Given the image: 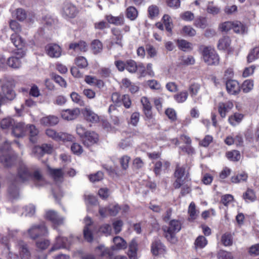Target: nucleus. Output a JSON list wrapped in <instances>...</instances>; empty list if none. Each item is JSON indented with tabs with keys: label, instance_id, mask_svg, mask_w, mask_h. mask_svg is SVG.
<instances>
[{
	"label": "nucleus",
	"instance_id": "1",
	"mask_svg": "<svg viewBox=\"0 0 259 259\" xmlns=\"http://www.w3.org/2000/svg\"><path fill=\"white\" fill-rule=\"evenodd\" d=\"M32 177L31 173L24 164H21L18 169V178L10 184L8 193L12 198H17L19 195L18 186L20 182L28 181Z\"/></svg>",
	"mask_w": 259,
	"mask_h": 259
},
{
	"label": "nucleus",
	"instance_id": "2",
	"mask_svg": "<svg viewBox=\"0 0 259 259\" xmlns=\"http://www.w3.org/2000/svg\"><path fill=\"white\" fill-rule=\"evenodd\" d=\"M181 229V223L177 220H172L169 222L168 226H163L162 230L166 239L172 243L177 241L176 234Z\"/></svg>",
	"mask_w": 259,
	"mask_h": 259
},
{
	"label": "nucleus",
	"instance_id": "3",
	"mask_svg": "<svg viewBox=\"0 0 259 259\" xmlns=\"http://www.w3.org/2000/svg\"><path fill=\"white\" fill-rule=\"evenodd\" d=\"M200 50L204 61L208 65L219 64L220 58L215 50L210 47L201 46Z\"/></svg>",
	"mask_w": 259,
	"mask_h": 259
},
{
	"label": "nucleus",
	"instance_id": "4",
	"mask_svg": "<svg viewBox=\"0 0 259 259\" xmlns=\"http://www.w3.org/2000/svg\"><path fill=\"white\" fill-rule=\"evenodd\" d=\"M29 237L33 240L48 234V229L44 223L34 225L27 230Z\"/></svg>",
	"mask_w": 259,
	"mask_h": 259
},
{
	"label": "nucleus",
	"instance_id": "5",
	"mask_svg": "<svg viewBox=\"0 0 259 259\" xmlns=\"http://www.w3.org/2000/svg\"><path fill=\"white\" fill-rule=\"evenodd\" d=\"M69 239V240L67 238L60 236L56 237V242L51 248L50 251H54L62 248H68L73 241L78 240L79 238L78 237L74 238L73 236H71Z\"/></svg>",
	"mask_w": 259,
	"mask_h": 259
},
{
	"label": "nucleus",
	"instance_id": "6",
	"mask_svg": "<svg viewBox=\"0 0 259 259\" xmlns=\"http://www.w3.org/2000/svg\"><path fill=\"white\" fill-rule=\"evenodd\" d=\"M186 165L181 166L179 164L176 165L174 176L176 178V181L174 183V187L176 189H178L183 185L184 180L183 177L186 175V177H188V173H186Z\"/></svg>",
	"mask_w": 259,
	"mask_h": 259
},
{
	"label": "nucleus",
	"instance_id": "7",
	"mask_svg": "<svg viewBox=\"0 0 259 259\" xmlns=\"http://www.w3.org/2000/svg\"><path fill=\"white\" fill-rule=\"evenodd\" d=\"M14 54L16 56H12L7 59V64L9 67L12 68L18 69L21 66V59L25 57L26 51H15Z\"/></svg>",
	"mask_w": 259,
	"mask_h": 259
},
{
	"label": "nucleus",
	"instance_id": "8",
	"mask_svg": "<svg viewBox=\"0 0 259 259\" xmlns=\"http://www.w3.org/2000/svg\"><path fill=\"white\" fill-rule=\"evenodd\" d=\"M111 32L112 34V41L110 46L108 48V50H110L114 44L117 45L122 48L123 47V35L121 32V30L117 27H113L111 29Z\"/></svg>",
	"mask_w": 259,
	"mask_h": 259
},
{
	"label": "nucleus",
	"instance_id": "9",
	"mask_svg": "<svg viewBox=\"0 0 259 259\" xmlns=\"http://www.w3.org/2000/svg\"><path fill=\"white\" fill-rule=\"evenodd\" d=\"M78 11L76 7L71 3L65 2L62 10V15L65 18H73Z\"/></svg>",
	"mask_w": 259,
	"mask_h": 259
},
{
	"label": "nucleus",
	"instance_id": "10",
	"mask_svg": "<svg viewBox=\"0 0 259 259\" xmlns=\"http://www.w3.org/2000/svg\"><path fill=\"white\" fill-rule=\"evenodd\" d=\"M27 125L23 122H15L12 130V134L16 138H22L25 136Z\"/></svg>",
	"mask_w": 259,
	"mask_h": 259
},
{
	"label": "nucleus",
	"instance_id": "11",
	"mask_svg": "<svg viewBox=\"0 0 259 259\" xmlns=\"http://www.w3.org/2000/svg\"><path fill=\"white\" fill-rule=\"evenodd\" d=\"M14 91L7 85H3L0 92V102H5L7 100H12L15 97Z\"/></svg>",
	"mask_w": 259,
	"mask_h": 259
},
{
	"label": "nucleus",
	"instance_id": "12",
	"mask_svg": "<svg viewBox=\"0 0 259 259\" xmlns=\"http://www.w3.org/2000/svg\"><path fill=\"white\" fill-rule=\"evenodd\" d=\"M46 51L47 55L51 58H59L61 56V48L59 45L55 44L47 45Z\"/></svg>",
	"mask_w": 259,
	"mask_h": 259
},
{
	"label": "nucleus",
	"instance_id": "13",
	"mask_svg": "<svg viewBox=\"0 0 259 259\" xmlns=\"http://www.w3.org/2000/svg\"><path fill=\"white\" fill-rule=\"evenodd\" d=\"M46 219L50 221L54 225H61L63 224L64 219L60 217L54 210H48L46 213Z\"/></svg>",
	"mask_w": 259,
	"mask_h": 259
},
{
	"label": "nucleus",
	"instance_id": "14",
	"mask_svg": "<svg viewBox=\"0 0 259 259\" xmlns=\"http://www.w3.org/2000/svg\"><path fill=\"white\" fill-rule=\"evenodd\" d=\"M62 117L67 120H72L76 119L80 114V110L78 108L68 109L62 110L61 112Z\"/></svg>",
	"mask_w": 259,
	"mask_h": 259
},
{
	"label": "nucleus",
	"instance_id": "15",
	"mask_svg": "<svg viewBox=\"0 0 259 259\" xmlns=\"http://www.w3.org/2000/svg\"><path fill=\"white\" fill-rule=\"evenodd\" d=\"M226 86L228 93L230 95H237L240 91V84L235 80H228L226 81Z\"/></svg>",
	"mask_w": 259,
	"mask_h": 259
},
{
	"label": "nucleus",
	"instance_id": "16",
	"mask_svg": "<svg viewBox=\"0 0 259 259\" xmlns=\"http://www.w3.org/2000/svg\"><path fill=\"white\" fill-rule=\"evenodd\" d=\"M98 141V135L94 132L88 131L82 138L83 144L89 147L96 143Z\"/></svg>",
	"mask_w": 259,
	"mask_h": 259
},
{
	"label": "nucleus",
	"instance_id": "17",
	"mask_svg": "<svg viewBox=\"0 0 259 259\" xmlns=\"http://www.w3.org/2000/svg\"><path fill=\"white\" fill-rule=\"evenodd\" d=\"M85 227L83 229V235L85 239L88 242L93 240V235L92 233V221L90 218L87 217L84 219Z\"/></svg>",
	"mask_w": 259,
	"mask_h": 259
},
{
	"label": "nucleus",
	"instance_id": "18",
	"mask_svg": "<svg viewBox=\"0 0 259 259\" xmlns=\"http://www.w3.org/2000/svg\"><path fill=\"white\" fill-rule=\"evenodd\" d=\"M232 102L228 101L225 102H220L218 105V111L222 118L226 117L227 113L233 107Z\"/></svg>",
	"mask_w": 259,
	"mask_h": 259
},
{
	"label": "nucleus",
	"instance_id": "19",
	"mask_svg": "<svg viewBox=\"0 0 259 259\" xmlns=\"http://www.w3.org/2000/svg\"><path fill=\"white\" fill-rule=\"evenodd\" d=\"M11 40L16 48H17L16 51H26V50L25 48V41L20 36L16 33L12 34L11 35Z\"/></svg>",
	"mask_w": 259,
	"mask_h": 259
},
{
	"label": "nucleus",
	"instance_id": "20",
	"mask_svg": "<svg viewBox=\"0 0 259 259\" xmlns=\"http://www.w3.org/2000/svg\"><path fill=\"white\" fill-rule=\"evenodd\" d=\"M105 19L107 22L116 26H121L124 24L125 19L123 15L118 16H113L111 14L105 16Z\"/></svg>",
	"mask_w": 259,
	"mask_h": 259
},
{
	"label": "nucleus",
	"instance_id": "21",
	"mask_svg": "<svg viewBox=\"0 0 259 259\" xmlns=\"http://www.w3.org/2000/svg\"><path fill=\"white\" fill-rule=\"evenodd\" d=\"M82 114L85 119L89 122L97 123L99 121V116L90 108H84Z\"/></svg>",
	"mask_w": 259,
	"mask_h": 259
},
{
	"label": "nucleus",
	"instance_id": "22",
	"mask_svg": "<svg viewBox=\"0 0 259 259\" xmlns=\"http://www.w3.org/2000/svg\"><path fill=\"white\" fill-rule=\"evenodd\" d=\"M138 68L143 71L145 70V67L142 63L137 65L136 62L133 60H128L125 62V69L131 73H135Z\"/></svg>",
	"mask_w": 259,
	"mask_h": 259
},
{
	"label": "nucleus",
	"instance_id": "23",
	"mask_svg": "<svg viewBox=\"0 0 259 259\" xmlns=\"http://www.w3.org/2000/svg\"><path fill=\"white\" fill-rule=\"evenodd\" d=\"M49 171L50 175L56 183H60L63 181L64 172L62 169L49 168Z\"/></svg>",
	"mask_w": 259,
	"mask_h": 259
},
{
	"label": "nucleus",
	"instance_id": "24",
	"mask_svg": "<svg viewBox=\"0 0 259 259\" xmlns=\"http://www.w3.org/2000/svg\"><path fill=\"white\" fill-rule=\"evenodd\" d=\"M113 241L114 245L111 247L113 250H118L125 249L127 246L126 241L119 236L115 237Z\"/></svg>",
	"mask_w": 259,
	"mask_h": 259
},
{
	"label": "nucleus",
	"instance_id": "25",
	"mask_svg": "<svg viewBox=\"0 0 259 259\" xmlns=\"http://www.w3.org/2000/svg\"><path fill=\"white\" fill-rule=\"evenodd\" d=\"M151 251L155 255L163 253L165 251V246L160 240H156L152 244Z\"/></svg>",
	"mask_w": 259,
	"mask_h": 259
},
{
	"label": "nucleus",
	"instance_id": "26",
	"mask_svg": "<svg viewBox=\"0 0 259 259\" xmlns=\"http://www.w3.org/2000/svg\"><path fill=\"white\" fill-rule=\"evenodd\" d=\"M40 122L41 124L44 125L53 126L58 123L59 118L54 115H49L41 118Z\"/></svg>",
	"mask_w": 259,
	"mask_h": 259
},
{
	"label": "nucleus",
	"instance_id": "27",
	"mask_svg": "<svg viewBox=\"0 0 259 259\" xmlns=\"http://www.w3.org/2000/svg\"><path fill=\"white\" fill-rule=\"evenodd\" d=\"M206 12L213 16L219 14L221 12V8L214 4L213 2H208L206 7Z\"/></svg>",
	"mask_w": 259,
	"mask_h": 259
},
{
	"label": "nucleus",
	"instance_id": "28",
	"mask_svg": "<svg viewBox=\"0 0 259 259\" xmlns=\"http://www.w3.org/2000/svg\"><path fill=\"white\" fill-rule=\"evenodd\" d=\"M231 40L228 36H224L219 40L218 48L220 50H229Z\"/></svg>",
	"mask_w": 259,
	"mask_h": 259
},
{
	"label": "nucleus",
	"instance_id": "29",
	"mask_svg": "<svg viewBox=\"0 0 259 259\" xmlns=\"http://www.w3.org/2000/svg\"><path fill=\"white\" fill-rule=\"evenodd\" d=\"M31 178H33L35 185L36 186L40 187L44 186L46 184V181L45 180L41 172L39 170H36L34 171L33 175Z\"/></svg>",
	"mask_w": 259,
	"mask_h": 259
},
{
	"label": "nucleus",
	"instance_id": "30",
	"mask_svg": "<svg viewBox=\"0 0 259 259\" xmlns=\"http://www.w3.org/2000/svg\"><path fill=\"white\" fill-rule=\"evenodd\" d=\"M19 254L21 259H29L30 257V252L27 247V245L23 241L19 243Z\"/></svg>",
	"mask_w": 259,
	"mask_h": 259
},
{
	"label": "nucleus",
	"instance_id": "31",
	"mask_svg": "<svg viewBox=\"0 0 259 259\" xmlns=\"http://www.w3.org/2000/svg\"><path fill=\"white\" fill-rule=\"evenodd\" d=\"M138 243L135 239H133L129 245L128 255L130 259H137V251Z\"/></svg>",
	"mask_w": 259,
	"mask_h": 259
},
{
	"label": "nucleus",
	"instance_id": "32",
	"mask_svg": "<svg viewBox=\"0 0 259 259\" xmlns=\"http://www.w3.org/2000/svg\"><path fill=\"white\" fill-rule=\"evenodd\" d=\"M86 43L83 41H79L78 42H73L69 45V48L75 51L85 52L87 49Z\"/></svg>",
	"mask_w": 259,
	"mask_h": 259
},
{
	"label": "nucleus",
	"instance_id": "33",
	"mask_svg": "<svg viewBox=\"0 0 259 259\" xmlns=\"http://www.w3.org/2000/svg\"><path fill=\"white\" fill-rule=\"evenodd\" d=\"M141 102L143 106V109L145 115H146L147 117H150L151 115V105L148 98L145 97H143L141 99Z\"/></svg>",
	"mask_w": 259,
	"mask_h": 259
},
{
	"label": "nucleus",
	"instance_id": "34",
	"mask_svg": "<svg viewBox=\"0 0 259 259\" xmlns=\"http://www.w3.org/2000/svg\"><path fill=\"white\" fill-rule=\"evenodd\" d=\"M125 16L127 18L131 21L135 20L138 16L137 10L133 6L128 7L125 11Z\"/></svg>",
	"mask_w": 259,
	"mask_h": 259
},
{
	"label": "nucleus",
	"instance_id": "35",
	"mask_svg": "<svg viewBox=\"0 0 259 259\" xmlns=\"http://www.w3.org/2000/svg\"><path fill=\"white\" fill-rule=\"evenodd\" d=\"M194 25L196 27L204 29L208 26L207 19L205 17L199 16L195 19Z\"/></svg>",
	"mask_w": 259,
	"mask_h": 259
},
{
	"label": "nucleus",
	"instance_id": "36",
	"mask_svg": "<svg viewBox=\"0 0 259 259\" xmlns=\"http://www.w3.org/2000/svg\"><path fill=\"white\" fill-rule=\"evenodd\" d=\"M159 14V9L158 6L155 5L150 6L148 8V16L151 19H154L158 17Z\"/></svg>",
	"mask_w": 259,
	"mask_h": 259
},
{
	"label": "nucleus",
	"instance_id": "37",
	"mask_svg": "<svg viewBox=\"0 0 259 259\" xmlns=\"http://www.w3.org/2000/svg\"><path fill=\"white\" fill-rule=\"evenodd\" d=\"M0 162L5 167H9L13 164L14 160L9 155L3 154L0 156Z\"/></svg>",
	"mask_w": 259,
	"mask_h": 259
},
{
	"label": "nucleus",
	"instance_id": "38",
	"mask_svg": "<svg viewBox=\"0 0 259 259\" xmlns=\"http://www.w3.org/2000/svg\"><path fill=\"white\" fill-rule=\"evenodd\" d=\"M199 213V211L196 209V205L193 202H191L188 208L189 220H195Z\"/></svg>",
	"mask_w": 259,
	"mask_h": 259
},
{
	"label": "nucleus",
	"instance_id": "39",
	"mask_svg": "<svg viewBox=\"0 0 259 259\" xmlns=\"http://www.w3.org/2000/svg\"><path fill=\"white\" fill-rule=\"evenodd\" d=\"M27 130L28 131L30 135V141L32 143H35L36 136L38 134V130L34 125L27 126Z\"/></svg>",
	"mask_w": 259,
	"mask_h": 259
},
{
	"label": "nucleus",
	"instance_id": "40",
	"mask_svg": "<svg viewBox=\"0 0 259 259\" xmlns=\"http://www.w3.org/2000/svg\"><path fill=\"white\" fill-rule=\"evenodd\" d=\"M244 116L243 114L235 113L234 114L230 116L229 117V122L232 125H236L241 122Z\"/></svg>",
	"mask_w": 259,
	"mask_h": 259
},
{
	"label": "nucleus",
	"instance_id": "41",
	"mask_svg": "<svg viewBox=\"0 0 259 259\" xmlns=\"http://www.w3.org/2000/svg\"><path fill=\"white\" fill-rule=\"evenodd\" d=\"M178 46L183 51H189L192 49V44L184 39L178 40Z\"/></svg>",
	"mask_w": 259,
	"mask_h": 259
},
{
	"label": "nucleus",
	"instance_id": "42",
	"mask_svg": "<svg viewBox=\"0 0 259 259\" xmlns=\"http://www.w3.org/2000/svg\"><path fill=\"white\" fill-rule=\"evenodd\" d=\"M248 176L247 174L242 172L240 174L232 177L231 181L233 183H238L242 182H245L247 180Z\"/></svg>",
	"mask_w": 259,
	"mask_h": 259
},
{
	"label": "nucleus",
	"instance_id": "43",
	"mask_svg": "<svg viewBox=\"0 0 259 259\" xmlns=\"http://www.w3.org/2000/svg\"><path fill=\"white\" fill-rule=\"evenodd\" d=\"M15 122L13 119L10 117L6 118L1 121V126L3 129H7L10 127H11L12 129Z\"/></svg>",
	"mask_w": 259,
	"mask_h": 259
},
{
	"label": "nucleus",
	"instance_id": "44",
	"mask_svg": "<svg viewBox=\"0 0 259 259\" xmlns=\"http://www.w3.org/2000/svg\"><path fill=\"white\" fill-rule=\"evenodd\" d=\"M74 137L70 134L66 133L60 132L57 134V141H73Z\"/></svg>",
	"mask_w": 259,
	"mask_h": 259
},
{
	"label": "nucleus",
	"instance_id": "45",
	"mask_svg": "<svg viewBox=\"0 0 259 259\" xmlns=\"http://www.w3.org/2000/svg\"><path fill=\"white\" fill-rule=\"evenodd\" d=\"M207 243V241L205 237L203 236H198L195 241V247L196 249L202 248L204 247Z\"/></svg>",
	"mask_w": 259,
	"mask_h": 259
},
{
	"label": "nucleus",
	"instance_id": "46",
	"mask_svg": "<svg viewBox=\"0 0 259 259\" xmlns=\"http://www.w3.org/2000/svg\"><path fill=\"white\" fill-rule=\"evenodd\" d=\"M13 15L19 21H24L27 17L26 12L22 8L16 9Z\"/></svg>",
	"mask_w": 259,
	"mask_h": 259
},
{
	"label": "nucleus",
	"instance_id": "47",
	"mask_svg": "<svg viewBox=\"0 0 259 259\" xmlns=\"http://www.w3.org/2000/svg\"><path fill=\"white\" fill-rule=\"evenodd\" d=\"M91 47L94 54H98L101 52L103 49L102 42L98 39L93 41L91 44Z\"/></svg>",
	"mask_w": 259,
	"mask_h": 259
},
{
	"label": "nucleus",
	"instance_id": "48",
	"mask_svg": "<svg viewBox=\"0 0 259 259\" xmlns=\"http://www.w3.org/2000/svg\"><path fill=\"white\" fill-rule=\"evenodd\" d=\"M243 197L246 202L253 201L255 200L256 196L252 189H248L243 194Z\"/></svg>",
	"mask_w": 259,
	"mask_h": 259
},
{
	"label": "nucleus",
	"instance_id": "49",
	"mask_svg": "<svg viewBox=\"0 0 259 259\" xmlns=\"http://www.w3.org/2000/svg\"><path fill=\"white\" fill-rule=\"evenodd\" d=\"M233 27H232V29L234 31V32L238 33H243L245 32L246 28L245 26L240 22H233Z\"/></svg>",
	"mask_w": 259,
	"mask_h": 259
},
{
	"label": "nucleus",
	"instance_id": "50",
	"mask_svg": "<svg viewBox=\"0 0 259 259\" xmlns=\"http://www.w3.org/2000/svg\"><path fill=\"white\" fill-rule=\"evenodd\" d=\"M253 87V81L247 79L245 80L241 86L242 90L244 93H247L251 91Z\"/></svg>",
	"mask_w": 259,
	"mask_h": 259
},
{
	"label": "nucleus",
	"instance_id": "51",
	"mask_svg": "<svg viewBox=\"0 0 259 259\" xmlns=\"http://www.w3.org/2000/svg\"><path fill=\"white\" fill-rule=\"evenodd\" d=\"M227 158L230 160L237 161L240 159V153L237 150L229 151L226 154Z\"/></svg>",
	"mask_w": 259,
	"mask_h": 259
},
{
	"label": "nucleus",
	"instance_id": "52",
	"mask_svg": "<svg viewBox=\"0 0 259 259\" xmlns=\"http://www.w3.org/2000/svg\"><path fill=\"white\" fill-rule=\"evenodd\" d=\"M188 96V93L187 91L181 92L174 96L175 100L178 103H183L187 99Z\"/></svg>",
	"mask_w": 259,
	"mask_h": 259
},
{
	"label": "nucleus",
	"instance_id": "53",
	"mask_svg": "<svg viewBox=\"0 0 259 259\" xmlns=\"http://www.w3.org/2000/svg\"><path fill=\"white\" fill-rule=\"evenodd\" d=\"M259 58V48H254L247 56V61L252 62L256 59Z\"/></svg>",
	"mask_w": 259,
	"mask_h": 259
},
{
	"label": "nucleus",
	"instance_id": "54",
	"mask_svg": "<svg viewBox=\"0 0 259 259\" xmlns=\"http://www.w3.org/2000/svg\"><path fill=\"white\" fill-rule=\"evenodd\" d=\"M221 242L225 246H230L233 243L232 237L230 234L225 233L222 236Z\"/></svg>",
	"mask_w": 259,
	"mask_h": 259
},
{
	"label": "nucleus",
	"instance_id": "55",
	"mask_svg": "<svg viewBox=\"0 0 259 259\" xmlns=\"http://www.w3.org/2000/svg\"><path fill=\"white\" fill-rule=\"evenodd\" d=\"M95 252L97 255L101 256H105L106 254H108L109 256L111 255L109 250L106 248L104 245L98 246L95 249Z\"/></svg>",
	"mask_w": 259,
	"mask_h": 259
},
{
	"label": "nucleus",
	"instance_id": "56",
	"mask_svg": "<svg viewBox=\"0 0 259 259\" xmlns=\"http://www.w3.org/2000/svg\"><path fill=\"white\" fill-rule=\"evenodd\" d=\"M166 30L169 32H171L172 24L171 18L168 15H164L162 18Z\"/></svg>",
	"mask_w": 259,
	"mask_h": 259
},
{
	"label": "nucleus",
	"instance_id": "57",
	"mask_svg": "<svg viewBox=\"0 0 259 259\" xmlns=\"http://www.w3.org/2000/svg\"><path fill=\"white\" fill-rule=\"evenodd\" d=\"M76 65L80 68H84L88 65L87 59L82 56H79L75 59Z\"/></svg>",
	"mask_w": 259,
	"mask_h": 259
},
{
	"label": "nucleus",
	"instance_id": "58",
	"mask_svg": "<svg viewBox=\"0 0 259 259\" xmlns=\"http://www.w3.org/2000/svg\"><path fill=\"white\" fill-rule=\"evenodd\" d=\"M232 27H233V22L227 21L220 24L219 28L221 31L227 32L232 29Z\"/></svg>",
	"mask_w": 259,
	"mask_h": 259
},
{
	"label": "nucleus",
	"instance_id": "59",
	"mask_svg": "<svg viewBox=\"0 0 259 259\" xmlns=\"http://www.w3.org/2000/svg\"><path fill=\"white\" fill-rule=\"evenodd\" d=\"M9 26L10 28L14 31L16 34L20 32L21 31L20 24L15 20H11L9 22Z\"/></svg>",
	"mask_w": 259,
	"mask_h": 259
},
{
	"label": "nucleus",
	"instance_id": "60",
	"mask_svg": "<svg viewBox=\"0 0 259 259\" xmlns=\"http://www.w3.org/2000/svg\"><path fill=\"white\" fill-rule=\"evenodd\" d=\"M130 160V157L127 155H124L120 158L119 162L122 169H126L128 168Z\"/></svg>",
	"mask_w": 259,
	"mask_h": 259
},
{
	"label": "nucleus",
	"instance_id": "61",
	"mask_svg": "<svg viewBox=\"0 0 259 259\" xmlns=\"http://www.w3.org/2000/svg\"><path fill=\"white\" fill-rule=\"evenodd\" d=\"M181 18L186 21H192L194 19V14L191 11H186L181 15Z\"/></svg>",
	"mask_w": 259,
	"mask_h": 259
},
{
	"label": "nucleus",
	"instance_id": "62",
	"mask_svg": "<svg viewBox=\"0 0 259 259\" xmlns=\"http://www.w3.org/2000/svg\"><path fill=\"white\" fill-rule=\"evenodd\" d=\"M50 243V241L47 239L38 240L36 242V246L41 250H45L49 246Z\"/></svg>",
	"mask_w": 259,
	"mask_h": 259
},
{
	"label": "nucleus",
	"instance_id": "63",
	"mask_svg": "<svg viewBox=\"0 0 259 259\" xmlns=\"http://www.w3.org/2000/svg\"><path fill=\"white\" fill-rule=\"evenodd\" d=\"M183 31L189 36H194L196 34V30L191 26H185L183 28Z\"/></svg>",
	"mask_w": 259,
	"mask_h": 259
},
{
	"label": "nucleus",
	"instance_id": "64",
	"mask_svg": "<svg viewBox=\"0 0 259 259\" xmlns=\"http://www.w3.org/2000/svg\"><path fill=\"white\" fill-rule=\"evenodd\" d=\"M218 259H233L231 253L224 250H220L218 253Z\"/></svg>",
	"mask_w": 259,
	"mask_h": 259
}]
</instances>
